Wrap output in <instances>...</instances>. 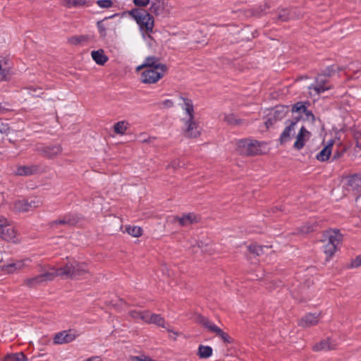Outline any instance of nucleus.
Wrapping results in <instances>:
<instances>
[{
    "label": "nucleus",
    "mask_w": 361,
    "mask_h": 361,
    "mask_svg": "<svg viewBox=\"0 0 361 361\" xmlns=\"http://www.w3.org/2000/svg\"><path fill=\"white\" fill-rule=\"evenodd\" d=\"M128 14L135 20L143 34L149 35L153 32L154 18L147 10L135 8L128 11Z\"/></svg>",
    "instance_id": "f257e3e1"
},
{
    "label": "nucleus",
    "mask_w": 361,
    "mask_h": 361,
    "mask_svg": "<svg viewBox=\"0 0 361 361\" xmlns=\"http://www.w3.org/2000/svg\"><path fill=\"white\" fill-rule=\"evenodd\" d=\"M53 269L55 271L56 276H61L73 280H78L89 272L85 263L78 262L75 260L68 261L64 266Z\"/></svg>",
    "instance_id": "f03ea898"
},
{
    "label": "nucleus",
    "mask_w": 361,
    "mask_h": 361,
    "mask_svg": "<svg viewBox=\"0 0 361 361\" xmlns=\"http://www.w3.org/2000/svg\"><path fill=\"white\" fill-rule=\"evenodd\" d=\"M197 322L208 331L214 333L216 336L219 337L225 343H233L234 339L231 338L227 333L224 332L221 329L213 324L207 317L202 315L197 317Z\"/></svg>",
    "instance_id": "7ed1b4c3"
},
{
    "label": "nucleus",
    "mask_w": 361,
    "mask_h": 361,
    "mask_svg": "<svg viewBox=\"0 0 361 361\" xmlns=\"http://www.w3.org/2000/svg\"><path fill=\"white\" fill-rule=\"evenodd\" d=\"M325 236L328 239V243L324 247V252L330 259L337 250L338 245L343 240V235L338 230H331L326 232Z\"/></svg>",
    "instance_id": "20e7f679"
},
{
    "label": "nucleus",
    "mask_w": 361,
    "mask_h": 361,
    "mask_svg": "<svg viewBox=\"0 0 361 361\" xmlns=\"http://www.w3.org/2000/svg\"><path fill=\"white\" fill-rule=\"evenodd\" d=\"M35 151L44 158L53 159L62 152L63 148L60 144L50 145L37 144Z\"/></svg>",
    "instance_id": "39448f33"
},
{
    "label": "nucleus",
    "mask_w": 361,
    "mask_h": 361,
    "mask_svg": "<svg viewBox=\"0 0 361 361\" xmlns=\"http://www.w3.org/2000/svg\"><path fill=\"white\" fill-rule=\"evenodd\" d=\"M237 150L240 154L253 156L257 154L261 149L257 141L244 139L238 142Z\"/></svg>",
    "instance_id": "423d86ee"
},
{
    "label": "nucleus",
    "mask_w": 361,
    "mask_h": 361,
    "mask_svg": "<svg viewBox=\"0 0 361 361\" xmlns=\"http://www.w3.org/2000/svg\"><path fill=\"white\" fill-rule=\"evenodd\" d=\"M55 277V271H47L35 277L25 279L23 284L30 288H34L44 283L53 281Z\"/></svg>",
    "instance_id": "0eeeda50"
},
{
    "label": "nucleus",
    "mask_w": 361,
    "mask_h": 361,
    "mask_svg": "<svg viewBox=\"0 0 361 361\" xmlns=\"http://www.w3.org/2000/svg\"><path fill=\"white\" fill-rule=\"evenodd\" d=\"M167 71L144 69L140 74V81L145 84H154L161 79Z\"/></svg>",
    "instance_id": "6e6552de"
},
{
    "label": "nucleus",
    "mask_w": 361,
    "mask_h": 361,
    "mask_svg": "<svg viewBox=\"0 0 361 361\" xmlns=\"http://www.w3.org/2000/svg\"><path fill=\"white\" fill-rule=\"evenodd\" d=\"M152 68L155 70L168 71L166 65L160 63V59L157 56H148L145 59L143 64L137 68V71L141 69Z\"/></svg>",
    "instance_id": "1a4fd4ad"
},
{
    "label": "nucleus",
    "mask_w": 361,
    "mask_h": 361,
    "mask_svg": "<svg viewBox=\"0 0 361 361\" xmlns=\"http://www.w3.org/2000/svg\"><path fill=\"white\" fill-rule=\"evenodd\" d=\"M77 336L75 330L69 329L56 334L53 340L55 344L68 343L74 341Z\"/></svg>",
    "instance_id": "9d476101"
},
{
    "label": "nucleus",
    "mask_w": 361,
    "mask_h": 361,
    "mask_svg": "<svg viewBox=\"0 0 361 361\" xmlns=\"http://www.w3.org/2000/svg\"><path fill=\"white\" fill-rule=\"evenodd\" d=\"M184 135L188 138H196L200 135V128L194 118H188L185 122Z\"/></svg>",
    "instance_id": "9b49d317"
},
{
    "label": "nucleus",
    "mask_w": 361,
    "mask_h": 361,
    "mask_svg": "<svg viewBox=\"0 0 361 361\" xmlns=\"http://www.w3.org/2000/svg\"><path fill=\"white\" fill-rule=\"evenodd\" d=\"M347 189L356 195H361V173L347 177Z\"/></svg>",
    "instance_id": "f8f14e48"
},
{
    "label": "nucleus",
    "mask_w": 361,
    "mask_h": 361,
    "mask_svg": "<svg viewBox=\"0 0 361 361\" xmlns=\"http://www.w3.org/2000/svg\"><path fill=\"white\" fill-rule=\"evenodd\" d=\"M315 82V85L310 87V89L312 88L317 94L333 88L332 86L329 85V80L322 74L317 75Z\"/></svg>",
    "instance_id": "ddd939ff"
},
{
    "label": "nucleus",
    "mask_w": 361,
    "mask_h": 361,
    "mask_svg": "<svg viewBox=\"0 0 361 361\" xmlns=\"http://www.w3.org/2000/svg\"><path fill=\"white\" fill-rule=\"evenodd\" d=\"M17 231L8 221L4 225V228L0 231V238L6 241L16 242Z\"/></svg>",
    "instance_id": "4468645a"
},
{
    "label": "nucleus",
    "mask_w": 361,
    "mask_h": 361,
    "mask_svg": "<svg viewBox=\"0 0 361 361\" xmlns=\"http://www.w3.org/2000/svg\"><path fill=\"white\" fill-rule=\"evenodd\" d=\"M320 314H306L298 322V325L303 328H307L317 324Z\"/></svg>",
    "instance_id": "2eb2a0df"
},
{
    "label": "nucleus",
    "mask_w": 361,
    "mask_h": 361,
    "mask_svg": "<svg viewBox=\"0 0 361 361\" xmlns=\"http://www.w3.org/2000/svg\"><path fill=\"white\" fill-rule=\"evenodd\" d=\"M223 120L228 125L232 126H240L247 123L245 119L239 118L234 113L225 114Z\"/></svg>",
    "instance_id": "dca6fc26"
},
{
    "label": "nucleus",
    "mask_w": 361,
    "mask_h": 361,
    "mask_svg": "<svg viewBox=\"0 0 361 361\" xmlns=\"http://www.w3.org/2000/svg\"><path fill=\"white\" fill-rule=\"evenodd\" d=\"M295 135L294 123H290L285 128L279 137V142L281 145L290 141Z\"/></svg>",
    "instance_id": "f3484780"
},
{
    "label": "nucleus",
    "mask_w": 361,
    "mask_h": 361,
    "mask_svg": "<svg viewBox=\"0 0 361 361\" xmlns=\"http://www.w3.org/2000/svg\"><path fill=\"white\" fill-rule=\"evenodd\" d=\"M175 220L181 226H187L198 221V217L194 213H188L183 216H175Z\"/></svg>",
    "instance_id": "a211bd4d"
},
{
    "label": "nucleus",
    "mask_w": 361,
    "mask_h": 361,
    "mask_svg": "<svg viewBox=\"0 0 361 361\" xmlns=\"http://www.w3.org/2000/svg\"><path fill=\"white\" fill-rule=\"evenodd\" d=\"M336 344L331 341V340L328 338L326 339L321 341L319 343H316L312 349L314 351H320V350H334L336 348Z\"/></svg>",
    "instance_id": "6ab92c4d"
},
{
    "label": "nucleus",
    "mask_w": 361,
    "mask_h": 361,
    "mask_svg": "<svg viewBox=\"0 0 361 361\" xmlns=\"http://www.w3.org/2000/svg\"><path fill=\"white\" fill-rule=\"evenodd\" d=\"M39 170L37 165L19 166L16 170V174L18 176H31L37 173Z\"/></svg>",
    "instance_id": "aec40b11"
},
{
    "label": "nucleus",
    "mask_w": 361,
    "mask_h": 361,
    "mask_svg": "<svg viewBox=\"0 0 361 361\" xmlns=\"http://www.w3.org/2000/svg\"><path fill=\"white\" fill-rule=\"evenodd\" d=\"M334 145V140H331L330 142L326 145L316 156L317 160L320 161H327L332 152V147Z\"/></svg>",
    "instance_id": "412c9836"
},
{
    "label": "nucleus",
    "mask_w": 361,
    "mask_h": 361,
    "mask_svg": "<svg viewBox=\"0 0 361 361\" xmlns=\"http://www.w3.org/2000/svg\"><path fill=\"white\" fill-rule=\"evenodd\" d=\"M145 322L147 324H154L159 326H161L163 328L165 327V319L160 314H151L149 311H148V314L147 315V319Z\"/></svg>",
    "instance_id": "4be33fe9"
},
{
    "label": "nucleus",
    "mask_w": 361,
    "mask_h": 361,
    "mask_svg": "<svg viewBox=\"0 0 361 361\" xmlns=\"http://www.w3.org/2000/svg\"><path fill=\"white\" fill-rule=\"evenodd\" d=\"M19 260L16 262L10 263L7 265H4L2 267L1 270L8 274L13 273L16 270H20L25 267V261Z\"/></svg>",
    "instance_id": "5701e85b"
},
{
    "label": "nucleus",
    "mask_w": 361,
    "mask_h": 361,
    "mask_svg": "<svg viewBox=\"0 0 361 361\" xmlns=\"http://www.w3.org/2000/svg\"><path fill=\"white\" fill-rule=\"evenodd\" d=\"M77 222L76 218L71 214L65 215L62 219L55 220L50 223L51 226L56 225H74Z\"/></svg>",
    "instance_id": "b1692460"
},
{
    "label": "nucleus",
    "mask_w": 361,
    "mask_h": 361,
    "mask_svg": "<svg viewBox=\"0 0 361 361\" xmlns=\"http://www.w3.org/2000/svg\"><path fill=\"white\" fill-rule=\"evenodd\" d=\"M92 57L97 64L103 66L108 61V57L105 55L103 49L92 51Z\"/></svg>",
    "instance_id": "393cba45"
},
{
    "label": "nucleus",
    "mask_w": 361,
    "mask_h": 361,
    "mask_svg": "<svg viewBox=\"0 0 361 361\" xmlns=\"http://www.w3.org/2000/svg\"><path fill=\"white\" fill-rule=\"evenodd\" d=\"M164 9V0H152L149 11L155 16L160 15Z\"/></svg>",
    "instance_id": "a878e982"
},
{
    "label": "nucleus",
    "mask_w": 361,
    "mask_h": 361,
    "mask_svg": "<svg viewBox=\"0 0 361 361\" xmlns=\"http://www.w3.org/2000/svg\"><path fill=\"white\" fill-rule=\"evenodd\" d=\"M116 15L117 14H114V15H112V16H109V17H105L104 19L97 22V29H98V32H99V37L100 38L104 39V38H106V37L107 35L106 30L108 28V25H106L104 23V22L106 20H107L108 19H109V18H114Z\"/></svg>",
    "instance_id": "bb28decb"
},
{
    "label": "nucleus",
    "mask_w": 361,
    "mask_h": 361,
    "mask_svg": "<svg viewBox=\"0 0 361 361\" xmlns=\"http://www.w3.org/2000/svg\"><path fill=\"white\" fill-rule=\"evenodd\" d=\"M27 204V200H26L25 199L18 200L13 203L11 208L15 212H28Z\"/></svg>",
    "instance_id": "cd10ccee"
},
{
    "label": "nucleus",
    "mask_w": 361,
    "mask_h": 361,
    "mask_svg": "<svg viewBox=\"0 0 361 361\" xmlns=\"http://www.w3.org/2000/svg\"><path fill=\"white\" fill-rule=\"evenodd\" d=\"M212 351L210 346L200 345L198 348L197 355L200 358L206 359L212 356Z\"/></svg>",
    "instance_id": "c85d7f7f"
},
{
    "label": "nucleus",
    "mask_w": 361,
    "mask_h": 361,
    "mask_svg": "<svg viewBox=\"0 0 361 361\" xmlns=\"http://www.w3.org/2000/svg\"><path fill=\"white\" fill-rule=\"evenodd\" d=\"M317 226L318 223L317 221L307 222L305 224L302 225L299 230L301 233L307 234L317 231Z\"/></svg>",
    "instance_id": "c756f323"
},
{
    "label": "nucleus",
    "mask_w": 361,
    "mask_h": 361,
    "mask_svg": "<svg viewBox=\"0 0 361 361\" xmlns=\"http://www.w3.org/2000/svg\"><path fill=\"white\" fill-rule=\"evenodd\" d=\"M129 124L126 121H121L116 123L114 126V131L118 135L125 134Z\"/></svg>",
    "instance_id": "7c9ffc66"
},
{
    "label": "nucleus",
    "mask_w": 361,
    "mask_h": 361,
    "mask_svg": "<svg viewBox=\"0 0 361 361\" xmlns=\"http://www.w3.org/2000/svg\"><path fill=\"white\" fill-rule=\"evenodd\" d=\"M129 316L134 319H141L145 322L147 319V315L148 314V310L145 311H138L135 310H130L129 312Z\"/></svg>",
    "instance_id": "2f4dec72"
},
{
    "label": "nucleus",
    "mask_w": 361,
    "mask_h": 361,
    "mask_svg": "<svg viewBox=\"0 0 361 361\" xmlns=\"http://www.w3.org/2000/svg\"><path fill=\"white\" fill-rule=\"evenodd\" d=\"M27 357L23 353H11L6 356L3 361H27Z\"/></svg>",
    "instance_id": "473e14b6"
},
{
    "label": "nucleus",
    "mask_w": 361,
    "mask_h": 361,
    "mask_svg": "<svg viewBox=\"0 0 361 361\" xmlns=\"http://www.w3.org/2000/svg\"><path fill=\"white\" fill-rule=\"evenodd\" d=\"M185 104V110L188 114L189 118H194V108L191 99L188 98H184L183 97H180Z\"/></svg>",
    "instance_id": "72a5a7b5"
},
{
    "label": "nucleus",
    "mask_w": 361,
    "mask_h": 361,
    "mask_svg": "<svg viewBox=\"0 0 361 361\" xmlns=\"http://www.w3.org/2000/svg\"><path fill=\"white\" fill-rule=\"evenodd\" d=\"M276 20L285 22L290 18V13L288 9L283 8L278 11L275 18Z\"/></svg>",
    "instance_id": "f704fd0d"
},
{
    "label": "nucleus",
    "mask_w": 361,
    "mask_h": 361,
    "mask_svg": "<svg viewBox=\"0 0 361 361\" xmlns=\"http://www.w3.org/2000/svg\"><path fill=\"white\" fill-rule=\"evenodd\" d=\"M288 107L286 106H280L277 107L274 112V119L275 121H280L283 118L287 113Z\"/></svg>",
    "instance_id": "c9c22d12"
},
{
    "label": "nucleus",
    "mask_w": 361,
    "mask_h": 361,
    "mask_svg": "<svg viewBox=\"0 0 361 361\" xmlns=\"http://www.w3.org/2000/svg\"><path fill=\"white\" fill-rule=\"evenodd\" d=\"M126 231L128 234L133 237H140L142 235V229L140 226H128L126 227Z\"/></svg>",
    "instance_id": "e433bc0d"
},
{
    "label": "nucleus",
    "mask_w": 361,
    "mask_h": 361,
    "mask_svg": "<svg viewBox=\"0 0 361 361\" xmlns=\"http://www.w3.org/2000/svg\"><path fill=\"white\" fill-rule=\"evenodd\" d=\"M306 140H307L305 137L302 136V135L298 134V135L296 136V140L293 145V147L298 150L302 149L305 145Z\"/></svg>",
    "instance_id": "4c0bfd02"
},
{
    "label": "nucleus",
    "mask_w": 361,
    "mask_h": 361,
    "mask_svg": "<svg viewBox=\"0 0 361 361\" xmlns=\"http://www.w3.org/2000/svg\"><path fill=\"white\" fill-rule=\"evenodd\" d=\"M26 200H27V208H28V212L30 211V210H32L35 208H37L39 207L42 202L40 201V200L37 197H34V198H32V199H25Z\"/></svg>",
    "instance_id": "58836bf2"
},
{
    "label": "nucleus",
    "mask_w": 361,
    "mask_h": 361,
    "mask_svg": "<svg viewBox=\"0 0 361 361\" xmlns=\"http://www.w3.org/2000/svg\"><path fill=\"white\" fill-rule=\"evenodd\" d=\"M291 111L292 112L302 114L306 111V106L304 102H298L292 106Z\"/></svg>",
    "instance_id": "ea45409f"
},
{
    "label": "nucleus",
    "mask_w": 361,
    "mask_h": 361,
    "mask_svg": "<svg viewBox=\"0 0 361 361\" xmlns=\"http://www.w3.org/2000/svg\"><path fill=\"white\" fill-rule=\"evenodd\" d=\"M87 37L85 35L73 36L68 39L69 43L73 45H78L86 41Z\"/></svg>",
    "instance_id": "a19ab883"
},
{
    "label": "nucleus",
    "mask_w": 361,
    "mask_h": 361,
    "mask_svg": "<svg viewBox=\"0 0 361 361\" xmlns=\"http://www.w3.org/2000/svg\"><path fill=\"white\" fill-rule=\"evenodd\" d=\"M346 147L345 146H340L338 148L334 151L332 157V160H336L339 158L342 157L344 153L346 152Z\"/></svg>",
    "instance_id": "79ce46f5"
},
{
    "label": "nucleus",
    "mask_w": 361,
    "mask_h": 361,
    "mask_svg": "<svg viewBox=\"0 0 361 361\" xmlns=\"http://www.w3.org/2000/svg\"><path fill=\"white\" fill-rule=\"evenodd\" d=\"M248 249L250 252L256 254L257 256L263 252V247L257 244H251L249 245Z\"/></svg>",
    "instance_id": "37998d69"
},
{
    "label": "nucleus",
    "mask_w": 361,
    "mask_h": 361,
    "mask_svg": "<svg viewBox=\"0 0 361 361\" xmlns=\"http://www.w3.org/2000/svg\"><path fill=\"white\" fill-rule=\"evenodd\" d=\"M185 164L179 159L173 160L168 166L167 169L173 168L174 169L183 167Z\"/></svg>",
    "instance_id": "c03bdc74"
},
{
    "label": "nucleus",
    "mask_w": 361,
    "mask_h": 361,
    "mask_svg": "<svg viewBox=\"0 0 361 361\" xmlns=\"http://www.w3.org/2000/svg\"><path fill=\"white\" fill-rule=\"evenodd\" d=\"M1 80L8 81L11 79L10 70L7 68H3L0 71Z\"/></svg>",
    "instance_id": "a18cd8bd"
},
{
    "label": "nucleus",
    "mask_w": 361,
    "mask_h": 361,
    "mask_svg": "<svg viewBox=\"0 0 361 361\" xmlns=\"http://www.w3.org/2000/svg\"><path fill=\"white\" fill-rule=\"evenodd\" d=\"M97 4L101 8H108L113 6V2L111 0H98Z\"/></svg>",
    "instance_id": "49530a36"
},
{
    "label": "nucleus",
    "mask_w": 361,
    "mask_h": 361,
    "mask_svg": "<svg viewBox=\"0 0 361 361\" xmlns=\"http://www.w3.org/2000/svg\"><path fill=\"white\" fill-rule=\"evenodd\" d=\"M10 130V127L8 123L3 121L2 119H0V133L7 134Z\"/></svg>",
    "instance_id": "de8ad7c7"
},
{
    "label": "nucleus",
    "mask_w": 361,
    "mask_h": 361,
    "mask_svg": "<svg viewBox=\"0 0 361 361\" xmlns=\"http://www.w3.org/2000/svg\"><path fill=\"white\" fill-rule=\"evenodd\" d=\"M133 2L137 8H143L150 3V0H133Z\"/></svg>",
    "instance_id": "09e8293b"
},
{
    "label": "nucleus",
    "mask_w": 361,
    "mask_h": 361,
    "mask_svg": "<svg viewBox=\"0 0 361 361\" xmlns=\"http://www.w3.org/2000/svg\"><path fill=\"white\" fill-rule=\"evenodd\" d=\"M335 72L336 71L334 68V66H329L324 71L322 75L325 77H331Z\"/></svg>",
    "instance_id": "8fccbe9b"
},
{
    "label": "nucleus",
    "mask_w": 361,
    "mask_h": 361,
    "mask_svg": "<svg viewBox=\"0 0 361 361\" xmlns=\"http://www.w3.org/2000/svg\"><path fill=\"white\" fill-rule=\"evenodd\" d=\"M73 7L88 5L90 0H73Z\"/></svg>",
    "instance_id": "3c124183"
},
{
    "label": "nucleus",
    "mask_w": 361,
    "mask_h": 361,
    "mask_svg": "<svg viewBox=\"0 0 361 361\" xmlns=\"http://www.w3.org/2000/svg\"><path fill=\"white\" fill-rule=\"evenodd\" d=\"M361 266V255H358L355 257V259H353L351 262L352 267H359Z\"/></svg>",
    "instance_id": "603ef678"
},
{
    "label": "nucleus",
    "mask_w": 361,
    "mask_h": 361,
    "mask_svg": "<svg viewBox=\"0 0 361 361\" xmlns=\"http://www.w3.org/2000/svg\"><path fill=\"white\" fill-rule=\"evenodd\" d=\"M353 138L356 141L357 147H360L359 140L361 139V132L360 130L353 131Z\"/></svg>",
    "instance_id": "864d4df0"
},
{
    "label": "nucleus",
    "mask_w": 361,
    "mask_h": 361,
    "mask_svg": "<svg viewBox=\"0 0 361 361\" xmlns=\"http://www.w3.org/2000/svg\"><path fill=\"white\" fill-rule=\"evenodd\" d=\"M164 108H171L173 106V102L171 99H166L160 104Z\"/></svg>",
    "instance_id": "5fc2aeb1"
},
{
    "label": "nucleus",
    "mask_w": 361,
    "mask_h": 361,
    "mask_svg": "<svg viewBox=\"0 0 361 361\" xmlns=\"http://www.w3.org/2000/svg\"><path fill=\"white\" fill-rule=\"evenodd\" d=\"M277 121H275L274 119V116H272L271 117H269L265 122V125L267 126V128H270L271 126H272Z\"/></svg>",
    "instance_id": "6e6d98bb"
},
{
    "label": "nucleus",
    "mask_w": 361,
    "mask_h": 361,
    "mask_svg": "<svg viewBox=\"0 0 361 361\" xmlns=\"http://www.w3.org/2000/svg\"><path fill=\"white\" fill-rule=\"evenodd\" d=\"M298 134L302 135V136H304L306 137V136H308L310 135V133L304 126H302L300 129Z\"/></svg>",
    "instance_id": "4d7b16f0"
},
{
    "label": "nucleus",
    "mask_w": 361,
    "mask_h": 361,
    "mask_svg": "<svg viewBox=\"0 0 361 361\" xmlns=\"http://www.w3.org/2000/svg\"><path fill=\"white\" fill-rule=\"evenodd\" d=\"M7 221L8 220L4 216L0 215V231L4 228Z\"/></svg>",
    "instance_id": "13d9d810"
},
{
    "label": "nucleus",
    "mask_w": 361,
    "mask_h": 361,
    "mask_svg": "<svg viewBox=\"0 0 361 361\" xmlns=\"http://www.w3.org/2000/svg\"><path fill=\"white\" fill-rule=\"evenodd\" d=\"M301 117H302V116L300 115V116L294 118L293 120H288L286 121V123L289 124L290 123H294V126H295L296 125V123L300 120Z\"/></svg>",
    "instance_id": "bf43d9fd"
},
{
    "label": "nucleus",
    "mask_w": 361,
    "mask_h": 361,
    "mask_svg": "<svg viewBox=\"0 0 361 361\" xmlns=\"http://www.w3.org/2000/svg\"><path fill=\"white\" fill-rule=\"evenodd\" d=\"M303 114H305L306 115L307 118H311L312 120L314 119V115L312 114V112L311 111L308 110L307 108H306V111H303Z\"/></svg>",
    "instance_id": "052dcab7"
},
{
    "label": "nucleus",
    "mask_w": 361,
    "mask_h": 361,
    "mask_svg": "<svg viewBox=\"0 0 361 361\" xmlns=\"http://www.w3.org/2000/svg\"><path fill=\"white\" fill-rule=\"evenodd\" d=\"M73 0H63V5L68 8L73 7Z\"/></svg>",
    "instance_id": "680f3d73"
},
{
    "label": "nucleus",
    "mask_w": 361,
    "mask_h": 361,
    "mask_svg": "<svg viewBox=\"0 0 361 361\" xmlns=\"http://www.w3.org/2000/svg\"><path fill=\"white\" fill-rule=\"evenodd\" d=\"M154 139H155V137H148L147 138H144V139L141 140L140 142H144V143H149Z\"/></svg>",
    "instance_id": "e2e57ef3"
},
{
    "label": "nucleus",
    "mask_w": 361,
    "mask_h": 361,
    "mask_svg": "<svg viewBox=\"0 0 361 361\" xmlns=\"http://www.w3.org/2000/svg\"><path fill=\"white\" fill-rule=\"evenodd\" d=\"M355 153L357 155H361V144L360 143V147H357V145H355Z\"/></svg>",
    "instance_id": "0e129e2a"
},
{
    "label": "nucleus",
    "mask_w": 361,
    "mask_h": 361,
    "mask_svg": "<svg viewBox=\"0 0 361 361\" xmlns=\"http://www.w3.org/2000/svg\"><path fill=\"white\" fill-rule=\"evenodd\" d=\"M3 62L6 65V61L4 58H3L2 59H0V71L2 70L3 68Z\"/></svg>",
    "instance_id": "69168bd1"
},
{
    "label": "nucleus",
    "mask_w": 361,
    "mask_h": 361,
    "mask_svg": "<svg viewBox=\"0 0 361 361\" xmlns=\"http://www.w3.org/2000/svg\"><path fill=\"white\" fill-rule=\"evenodd\" d=\"M307 78H308V77H307V75H301V76L298 77V78L296 79V80H297V81H298V80H303V79H307Z\"/></svg>",
    "instance_id": "338daca9"
},
{
    "label": "nucleus",
    "mask_w": 361,
    "mask_h": 361,
    "mask_svg": "<svg viewBox=\"0 0 361 361\" xmlns=\"http://www.w3.org/2000/svg\"><path fill=\"white\" fill-rule=\"evenodd\" d=\"M5 111V108L0 103V114H2Z\"/></svg>",
    "instance_id": "774afa93"
}]
</instances>
